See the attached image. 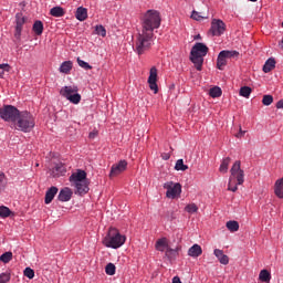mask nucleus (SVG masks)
<instances>
[{"label":"nucleus","mask_w":283,"mask_h":283,"mask_svg":"<svg viewBox=\"0 0 283 283\" xmlns=\"http://www.w3.org/2000/svg\"><path fill=\"white\" fill-rule=\"evenodd\" d=\"M161 25V17L159 11L155 9H148L142 19V31L137 35V42H135V52L142 55L151 49L154 45V31Z\"/></svg>","instance_id":"nucleus-1"},{"label":"nucleus","mask_w":283,"mask_h":283,"mask_svg":"<svg viewBox=\"0 0 283 283\" xmlns=\"http://www.w3.org/2000/svg\"><path fill=\"white\" fill-rule=\"evenodd\" d=\"M244 184V170L241 169V161H234L230 169V179L228 180V191L237 192L238 186Z\"/></svg>","instance_id":"nucleus-2"},{"label":"nucleus","mask_w":283,"mask_h":283,"mask_svg":"<svg viewBox=\"0 0 283 283\" xmlns=\"http://www.w3.org/2000/svg\"><path fill=\"white\" fill-rule=\"evenodd\" d=\"M34 126H35V120L32 113H28V111H22L19 113L17 123H15V129L23 133H29L34 128Z\"/></svg>","instance_id":"nucleus-3"},{"label":"nucleus","mask_w":283,"mask_h":283,"mask_svg":"<svg viewBox=\"0 0 283 283\" xmlns=\"http://www.w3.org/2000/svg\"><path fill=\"white\" fill-rule=\"evenodd\" d=\"M126 241V237L122 235L115 228H111L108 234L104 238L103 244L107 248L118 249Z\"/></svg>","instance_id":"nucleus-4"},{"label":"nucleus","mask_w":283,"mask_h":283,"mask_svg":"<svg viewBox=\"0 0 283 283\" xmlns=\"http://www.w3.org/2000/svg\"><path fill=\"white\" fill-rule=\"evenodd\" d=\"M60 95L74 105H78L82 101V95L78 93L77 85H67L61 87Z\"/></svg>","instance_id":"nucleus-5"},{"label":"nucleus","mask_w":283,"mask_h":283,"mask_svg":"<svg viewBox=\"0 0 283 283\" xmlns=\"http://www.w3.org/2000/svg\"><path fill=\"white\" fill-rule=\"evenodd\" d=\"M20 113L21 112L17 109L15 106L9 104L0 107V118L6 122L15 123Z\"/></svg>","instance_id":"nucleus-6"},{"label":"nucleus","mask_w":283,"mask_h":283,"mask_svg":"<svg viewBox=\"0 0 283 283\" xmlns=\"http://www.w3.org/2000/svg\"><path fill=\"white\" fill-rule=\"evenodd\" d=\"M239 55L240 53L238 51H229V50L221 51L217 60L218 70L223 71L226 65H228V59H238Z\"/></svg>","instance_id":"nucleus-7"},{"label":"nucleus","mask_w":283,"mask_h":283,"mask_svg":"<svg viewBox=\"0 0 283 283\" xmlns=\"http://www.w3.org/2000/svg\"><path fill=\"white\" fill-rule=\"evenodd\" d=\"M164 189L166 191V197L168 199H177L182 193V185L180 182L167 181L164 184Z\"/></svg>","instance_id":"nucleus-8"},{"label":"nucleus","mask_w":283,"mask_h":283,"mask_svg":"<svg viewBox=\"0 0 283 283\" xmlns=\"http://www.w3.org/2000/svg\"><path fill=\"white\" fill-rule=\"evenodd\" d=\"M157 81H158V70L156 66H153L149 70V76H148L147 83L149 85V90L153 91L154 94H158V91H159Z\"/></svg>","instance_id":"nucleus-9"},{"label":"nucleus","mask_w":283,"mask_h":283,"mask_svg":"<svg viewBox=\"0 0 283 283\" xmlns=\"http://www.w3.org/2000/svg\"><path fill=\"white\" fill-rule=\"evenodd\" d=\"M127 161L125 159L120 160L117 164H114L111 168L109 178H115L122 175L127 169Z\"/></svg>","instance_id":"nucleus-10"},{"label":"nucleus","mask_w":283,"mask_h":283,"mask_svg":"<svg viewBox=\"0 0 283 283\" xmlns=\"http://www.w3.org/2000/svg\"><path fill=\"white\" fill-rule=\"evenodd\" d=\"M226 30H227V25L224 24L223 21L216 20V19L212 20L211 32L213 35L220 36L224 33Z\"/></svg>","instance_id":"nucleus-11"},{"label":"nucleus","mask_w":283,"mask_h":283,"mask_svg":"<svg viewBox=\"0 0 283 283\" xmlns=\"http://www.w3.org/2000/svg\"><path fill=\"white\" fill-rule=\"evenodd\" d=\"M86 179H87V172H85V170H82V169H78L76 172H73L69 178L70 182H72L73 185L83 182Z\"/></svg>","instance_id":"nucleus-12"},{"label":"nucleus","mask_w":283,"mask_h":283,"mask_svg":"<svg viewBox=\"0 0 283 283\" xmlns=\"http://www.w3.org/2000/svg\"><path fill=\"white\" fill-rule=\"evenodd\" d=\"M73 197V190L70 187H64L57 195V200L61 202H69Z\"/></svg>","instance_id":"nucleus-13"},{"label":"nucleus","mask_w":283,"mask_h":283,"mask_svg":"<svg viewBox=\"0 0 283 283\" xmlns=\"http://www.w3.org/2000/svg\"><path fill=\"white\" fill-rule=\"evenodd\" d=\"M27 22V18L23 17V13H17L15 15V38L19 39L21 36L22 27Z\"/></svg>","instance_id":"nucleus-14"},{"label":"nucleus","mask_w":283,"mask_h":283,"mask_svg":"<svg viewBox=\"0 0 283 283\" xmlns=\"http://www.w3.org/2000/svg\"><path fill=\"white\" fill-rule=\"evenodd\" d=\"M208 51H209L208 46L205 45L203 43H196L191 49L190 54L206 56Z\"/></svg>","instance_id":"nucleus-15"},{"label":"nucleus","mask_w":283,"mask_h":283,"mask_svg":"<svg viewBox=\"0 0 283 283\" xmlns=\"http://www.w3.org/2000/svg\"><path fill=\"white\" fill-rule=\"evenodd\" d=\"M59 192V188L55 186L50 187L44 196V203L50 205Z\"/></svg>","instance_id":"nucleus-16"},{"label":"nucleus","mask_w":283,"mask_h":283,"mask_svg":"<svg viewBox=\"0 0 283 283\" xmlns=\"http://www.w3.org/2000/svg\"><path fill=\"white\" fill-rule=\"evenodd\" d=\"M276 69V60L274 57H270L265 61L262 71L264 74L271 73L273 70Z\"/></svg>","instance_id":"nucleus-17"},{"label":"nucleus","mask_w":283,"mask_h":283,"mask_svg":"<svg viewBox=\"0 0 283 283\" xmlns=\"http://www.w3.org/2000/svg\"><path fill=\"white\" fill-rule=\"evenodd\" d=\"M190 61L193 63L198 72L202 71L203 56L197 54H190Z\"/></svg>","instance_id":"nucleus-18"},{"label":"nucleus","mask_w":283,"mask_h":283,"mask_svg":"<svg viewBox=\"0 0 283 283\" xmlns=\"http://www.w3.org/2000/svg\"><path fill=\"white\" fill-rule=\"evenodd\" d=\"M73 186L76 188V192L81 196L86 195L90 191V187L87 186L86 180L73 184Z\"/></svg>","instance_id":"nucleus-19"},{"label":"nucleus","mask_w":283,"mask_h":283,"mask_svg":"<svg viewBox=\"0 0 283 283\" xmlns=\"http://www.w3.org/2000/svg\"><path fill=\"white\" fill-rule=\"evenodd\" d=\"M169 242H168V239L167 238H161L159 240L156 241L155 243V249L157 251H160V252H164L165 250H168L169 248Z\"/></svg>","instance_id":"nucleus-20"},{"label":"nucleus","mask_w":283,"mask_h":283,"mask_svg":"<svg viewBox=\"0 0 283 283\" xmlns=\"http://www.w3.org/2000/svg\"><path fill=\"white\" fill-rule=\"evenodd\" d=\"M179 251H180V247H177L175 249H171L170 247L167 248V250L165 251V255L167 259H169L170 261L172 260H177V258H179Z\"/></svg>","instance_id":"nucleus-21"},{"label":"nucleus","mask_w":283,"mask_h":283,"mask_svg":"<svg viewBox=\"0 0 283 283\" xmlns=\"http://www.w3.org/2000/svg\"><path fill=\"white\" fill-rule=\"evenodd\" d=\"M213 253H214L216 258H218L220 264H222V265L229 264V256L227 254H224L222 250L216 249Z\"/></svg>","instance_id":"nucleus-22"},{"label":"nucleus","mask_w":283,"mask_h":283,"mask_svg":"<svg viewBox=\"0 0 283 283\" xmlns=\"http://www.w3.org/2000/svg\"><path fill=\"white\" fill-rule=\"evenodd\" d=\"M72 70H73V62L65 61L60 65L59 72L62 74L69 75Z\"/></svg>","instance_id":"nucleus-23"},{"label":"nucleus","mask_w":283,"mask_h":283,"mask_svg":"<svg viewBox=\"0 0 283 283\" xmlns=\"http://www.w3.org/2000/svg\"><path fill=\"white\" fill-rule=\"evenodd\" d=\"M274 193L279 199H283V177L275 181Z\"/></svg>","instance_id":"nucleus-24"},{"label":"nucleus","mask_w":283,"mask_h":283,"mask_svg":"<svg viewBox=\"0 0 283 283\" xmlns=\"http://www.w3.org/2000/svg\"><path fill=\"white\" fill-rule=\"evenodd\" d=\"M202 254V249L199 244H193L189 250H188V255L190 258H199V255Z\"/></svg>","instance_id":"nucleus-25"},{"label":"nucleus","mask_w":283,"mask_h":283,"mask_svg":"<svg viewBox=\"0 0 283 283\" xmlns=\"http://www.w3.org/2000/svg\"><path fill=\"white\" fill-rule=\"evenodd\" d=\"M75 18L81 22L87 20V9H84V7H78L76 9Z\"/></svg>","instance_id":"nucleus-26"},{"label":"nucleus","mask_w":283,"mask_h":283,"mask_svg":"<svg viewBox=\"0 0 283 283\" xmlns=\"http://www.w3.org/2000/svg\"><path fill=\"white\" fill-rule=\"evenodd\" d=\"M53 174L55 177H60V176H63L64 174H66L65 165H63L62 163L56 164L53 168Z\"/></svg>","instance_id":"nucleus-27"},{"label":"nucleus","mask_w":283,"mask_h":283,"mask_svg":"<svg viewBox=\"0 0 283 283\" xmlns=\"http://www.w3.org/2000/svg\"><path fill=\"white\" fill-rule=\"evenodd\" d=\"M50 14L54 18H62L65 15V11L62 7H53L50 9Z\"/></svg>","instance_id":"nucleus-28"},{"label":"nucleus","mask_w":283,"mask_h":283,"mask_svg":"<svg viewBox=\"0 0 283 283\" xmlns=\"http://www.w3.org/2000/svg\"><path fill=\"white\" fill-rule=\"evenodd\" d=\"M259 280L264 283H270L272 280V275L268 270H261L259 274Z\"/></svg>","instance_id":"nucleus-29"},{"label":"nucleus","mask_w":283,"mask_h":283,"mask_svg":"<svg viewBox=\"0 0 283 283\" xmlns=\"http://www.w3.org/2000/svg\"><path fill=\"white\" fill-rule=\"evenodd\" d=\"M230 163H231V158L230 157L224 158L222 160L221 165H220L219 171L221 174H228Z\"/></svg>","instance_id":"nucleus-30"},{"label":"nucleus","mask_w":283,"mask_h":283,"mask_svg":"<svg viewBox=\"0 0 283 283\" xmlns=\"http://www.w3.org/2000/svg\"><path fill=\"white\" fill-rule=\"evenodd\" d=\"M176 171H187L189 170V166L185 165V160L178 159L175 165Z\"/></svg>","instance_id":"nucleus-31"},{"label":"nucleus","mask_w":283,"mask_h":283,"mask_svg":"<svg viewBox=\"0 0 283 283\" xmlns=\"http://www.w3.org/2000/svg\"><path fill=\"white\" fill-rule=\"evenodd\" d=\"M44 30V25L41 21H35V23H33V32L35 33V35H42Z\"/></svg>","instance_id":"nucleus-32"},{"label":"nucleus","mask_w":283,"mask_h":283,"mask_svg":"<svg viewBox=\"0 0 283 283\" xmlns=\"http://www.w3.org/2000/svg\"><path fill=\"white\" fill-rule=\"evenodd\" d=\"M252 93V88L250 86H241L239 90V95L249 98Z\"/></svg>","instance_id":"nucleus-33"},{"label":"nucleus","mask_w":283,"mask_h":283,"mask_svg":"<svg viewBox=\"0 0 283 283\" xmlns=\"http://www.w3.org/2000/svg\"><path fill=\"white\" fill-rule=\"evenodd\" d=\"M209 94L212 98H219L222 95V90L219 86H214V87L210 88Z\"/></svg>","instance_id":"nucleus-34"},{"label":"nucleus","mask_w":283,"mask_h":283,"mask_svg":"<svg viewBox=\"0 0 283 283\" xmlns=\"http://www.w3.org/2000/svg\"><path fill=\"white\" fill-rule=\"evenodd\" d=\"M273 102H274L273 95H271V94H265V95H263L262 104H263L264 106H270V105L273 104Z\"/></svg>","instance_id":"nucleus-35"},{"label":"nucleus","mask_w":283,"mask_h":283,"mask_svg":"<svg viewBox=\"0 0 283 283\" xmlns=\"http://www.w3.org/2000/svg\"><path fill=\"white\" fill-rule=\"evenodd\" d=\"M227 228L230 230V232H237L239 231L240 226L237 221H228Z\"/></svg>","instance_id":"nucleus-36"},{"label":"nucleus","mask_w":283,"mask_h":283,"mask_svg":"<svg viewBox=\"0 0 283 283\" xmlns=\"http://www.w3.org/2000/svg\"><path fill=\"white\" fill-rule=\"evenodd\" d=\"M77 65H80L81 69L85 70V71H90L92 70V65H90V63L83 61L81 57H77Z\"/></svg>","instance_id":"nucleus-37"},{"label":"nucleus","mask_w":283,"mask_h":283,"mask_svg":"<svg viewBox=\"0 0 283 283\" xmlns=\"http://www.w3.org/2000/svg\"><path fill=\"white\" fill-rule=\"evenodd\" d=\"M105 273H106L107 275H109V276L115 275V273H116V268H115V265H114L113 263H108V264L106 265Z\"/></svg>","instance_id":"nucleus-38"},{"label":"nucleus","mask_w":283,"mask_h":283,"mask_svg":"<svg viewBox=\"0 0 283 283\" xmlns=\"http://www.w3.org/2000/svg\"><path fill=\"white\" fill-rule=\"evenodd\" d=\"M185 210L186 212L193 214L198 211V207L196 206V203H189L188 206H186Z\"/></svg>","instance_id":"nucleus-39"},{"label":"nucleus","mask_w":283,"mask_h":283,"mask_svg":"<svg viewBox=\"0 0 283 283\" xmlns=\"http://www.w3.org/2000/svg\"><path fill=\"white\" fill-rule=\"evenodd\" d=\"M1 262H4V264H8V262H11L12 260V253L6 252L0 256Z\"/></svg>","instance_id":"nucleus-40"},{"label":"nucleus","mask_w":283,"mask_h":283,"mask_svg":"<svg viewBox=\"0 0 283 283\" xmlns=\"http://www.w3.org/2000/svg\"><path fill=\"white\" fill-rule=\"evenodd\" d=\"M11 213V210H9L6 206H0V217L8 218Z\"/></svg>","instance_id":"nucleus-41"},{"label":"nucleus","mask_w":283,"mask_h":283,"mask_svg":"<svg viewBox=\"0 0 283 283\" xmlns=\"http://www.w3.org/2000/svg\"><path fill=\"white\" fill-rule=\"evenodd\" d=\"M95 33H96L97 35L103 36V38L106 36V30H105V28H104L103 25H96V27H95Z\"/></svg>","instance_id":"nucleus-42"},{"label":"nucleus","mask_w":283,"mask_h":283,"mask_svg":"<svg viewBox=\"0 0 283 283\" xmlns=\"http://www.w3.org/2000/svg\"><path fill=\"white\" fill-rule=\"evenodd\" d=\"M24 276L28 277L29 280H33L34 279V270L31 268H25Z\"/></svg>","instance_id":"nucleus-43"},{"label":"nucleus","mask_w":283,"mask_h":283,"mask_svg":"<svg viewBox=\"0 0 283 283\" xmlns=\"http://www.w3.org/2000/svg\"><path fill=\"white\" fill-rule=\"evenodd\" d=\"M11 280V274L10 273H1L0 274V283H8Z\"/></svg>","instance_id":"nucleus-44"},{"label":"nucleus","mask_w":283,"mask_h":283,"mask_svg":"<svg viewBox=\"0 0 283 283\" xmlns=\"http://www.w3.org/2000/svg\"><path fill=\"white\" fill-rule=\"evenodd\" d=\"M209 17L206 15V17H202L200 15V13H198V11H192L191 13V19L196 20V21H201L203 19H208Z\"/></svg>","instance_id":"nucleus-45"},{"label":"nucleus","mask_w":283,"mask_h":283,"mask_svg":"<svg viewBox=\"0 0 283 283\" xmlns=\"http://www.w3.org/2000/svg\"><path fill=\"white\" fill-rule=\"evenodd\" d=\"M9 71H10L9 64H0V76L1 77L4 74V72H9Z\"/></svg>","instance_id":"nucleus-46"},{"label":"nucleus","mask_w":283,"mask_h":283,"mask_svg":"<svg viewBox=\"0 0 283 283\" xmlns=\"http://www.w3.org/2000/svg\"><path fill=\"white\" fill-rule=\"evenodd\" d=\"M276 108L283 109V98H281L279 102H276Z\"/></svg>","instance_id":"nucleus-47"},{"label":"nucleus","mask_w":283,"mask_h":283,"mask_svg":"<svg viewBox=\"0 0 283 283\" xmlns=\"http://www.w3.org/2000/svg\"><path fill=\"white\" fill-rule=\"evenodd\" d=\"M163 160H169L171 158L170 154L164 153L161 154Z\"/></svg>","instance_id":"nucleus-48"},{"label":"nucleus","mask_w":283,"mask_h":283,"mask_svg":"<svg viewBox=\"0 0 283 283\" xmlns=\"http://www.w3.org/2000/svg\"><path fill=\"white\" fill-rule=\"evenodd\" d=\"M6 179V175L0 170V190H1V185Z\"/></svg>","instance_id":"nucleus-49"},{"label":"nucleus","mask_w":283,"mask_h":283,"mask_svg":"<svg viewBox=\"0 0 283 283\" xmlns=\"http://www.w3.org/2000/svg\"><path fill=\"white\" fill-rule=\"evenodd\" d=\"M172 283H182V281H180L179 276H174L172 277Z\"/></svg>","instance_id":"nucleus-50"},{"label":"nucleus","mask_w":283,"mask_h":283,"mask_svg":"<svg viewBox=\"0 0 283 283\" xmlns=\"http://www.w3.org/2000/svg\"><path fill=\"white\" fill-rule=\"evenodd\" d=\"M245 132L242 130V128L239 129V133L237 134V137L240 138L244 136Z\"/></svg>","instance_id":"nucleus-51"},{"label":"nucleus","mask_w":283,"mask_h":283,"mask_svg":"<svg viewBox=\"0 0 283 283\" xmlns=\"http://www.w3.org/2000/svg\"><path fill=\"white\" fill-rule=\"evenodd\" d=\"M97 136V132H92V133H90V135H88V137L90 138H95Z\"/></svg>","instance_id":"nucleus-52"},{"label":"nucleus","mask_w":283,"mask_h":283,"mask_svg":"<svg viewBox=\"0 0 283 283\" xmlns=\"http://www.w3.org/2000/svg\"><path fill=\"white\" fill-rule=\"evenodd\" d=\"M280 45H281V48L283 49V39H282V41H281Z\"/></svg>","instance_id":"nucleus-53"},{"label":"nucleus","mask_w":283,"mask_h":283,"mask_svg":"<svg viewBox=\"0 0 283 283\" xmlns=\"http://www.w3.org/2000/svg\"><path fill=\"white\" fill-rule=\"evenodd\" d=\"M258 0H250V2H256Z\"/></svg>","instance_id":"nucleus-54"},{"label":"nucleus","mask_w":283,"mask_h":283,"mask_svg":"<svg viewBox=\"0 0 283 283\" xmlns=\"http://www.w3.org/2000/svg\"><path fill=\"white\" fill-rule=\"evenodd\" d=\"M200 38V35H197L195 39H199Z\"/></svg>","instance_id":"nucleus-55"}]
</instances>
